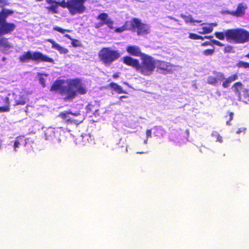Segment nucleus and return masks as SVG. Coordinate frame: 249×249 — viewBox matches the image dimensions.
Listing matches in <instances>:
<instances>
[{
  "mask_svg": "<svg viewBox=\"0 0 249 249\" xmlns=\"http://www.w3.org/2000/svg\"><path fill=\"white\" fill-rule=\"evenodd\" d=\"M51 90L58 91L69 99H73L78 94H84L87 91L85 85L78 79L56 81L52 85Z\"/></svg>",
  "mask_w": 249,
  "mask_h": 249,
  "instance_id": "f257e3e1",
  "label": "nucleus"
},
{
  "mask_svg": "<svg viewBox=\"0 0 249 249\" xmlns=\"http://www.w3.org/2000/svg\"><path fill=\"white\" fill-rule=\"evenodd\" d=\"M141 63L130 56H125L123 58V62L127 65L134 68L136 71L144 76L152 74L156 67L157 60L152 56L143 54L142 55Z\"/></svg>",
  "mask_w": 249,
  "mask_h": 249,
  "instance_id": "f03ea898",
  "label": "nucleus"
},
{
  "mask_svg": "<svg viewBox=\"0 0 249 249\" xmlns=\"http://www.w3.org/2000/svg\"><path fill=\"white\" fill-rule=\"evenodd\" d=\"M226 37L230 43H244L249 41V33L241 28L227 30Z\"/></svg>",
  "mask_w": 249,
  "mask_h": 249,
  "instance_id": "7ed1b4c3",
  "label": "nucleus"
},
{
  "mask_svg": "<svg viewBox=\"0 0 249 249\" xmlns=\"http://www.w3.org/2000/svg\"><path fill=\"white\" fill-rule=\"evenodd\" d=\"M86 0H64L61 2L60 6L67 8L72 15L82 13L85 10L84 4Z\"/></svg>",
  "mask_w": 249,
  "mask_h": 249,
  "instance_id": "20e7f679",
  "label": "nucleus"
},
{
  "mask_svg": "<svg viewBox=\"0 0 249 249\" xmlns=\"http://www.w3.org/2000/svg\"><path fill=\"white\" fill-rule=\"evenodd\" d=\"M13 13L10 10L3 9L0 12V35H6L13 31L15 25L6 22V18Z\"/></svg>",
  "mask_w": 249,
  "mask_h": 249,
  "instance_id": "39448f33",
  "label": "nucleus"
},
{
  "mask_svg": "<svg viewBox=\"0 0 249 249\" xmlns=\"http://www.w3.org/2000/svg\"><path fill=\"white\" fill-rule=\"evenodd\" d=\"M19 59L21 62H27L30 60L51 63L53 61L52 58H49L47 55H43L39 52H32L31 51L25 52L19 56Z\"/></svg>",
  "mask_w": 249,
  "mask_h": 249,
  "instance_id": "423d86ee",
  "label": "nucleus"
},
{
  "mask_svg": "<svg viewBox=\"0 0 249 249\" xmlns=\"http://www.w3.org/2000/svg\"><path fill=\"white\" fill-rule=\"evenodd\" d=\"M101 60L106 65H110L117 59L120 55L117 51L112 50L108 48L102 49L99 53Z\"/></svg>",
  "mask_w": 249,
  "mask_h": 249,
  "instance_id": "0eeeda50",
  "label": "nucleus"
},
{
  "mask_svg": "<svg viewBox=\"0 0 249 249\" xmlns=\"http://www.w3.org/2000/svg\"><path fill=\"white\" fill-rule=\"evenodd\" d=\"M61 128H48L45 131V139L50 141L54 143L61 142Z\"/></svg>",
  "mask_w": 249,
  "mask_h": 249,
  "instance_id": "6e6552de",
  "label": "nucleus"
},
{
  "mask_svg": "<svg viewBox=\"0 0 249 249\" xmlns=\"http://www.w3.org/2000/svg\"><path fill=\"white\" fill-rule=\"evenodd\" d=\"M132 30H137L138 35H144L149 33V26L147 24H142L138 19L131 21Z\"/></svg>",
  "mask_w": 249,
  "mask_h": 249,
  "instance_id": "1a4fd4ad",
  "label": "nucleus"
},
{
  "mask_svg": "<svg viewBox=\"0 0 249 249\" xmlns=\"http://www.w3.org/2000/svg\"><path fill=\"white\" fill-rule=\"evenodd\" d=\"M247 8V6L246 3H241L238 5L235 11H226L225 13L234 17H242L245 14V11Z\"/></svg>",
  "mask_w": 249,
  "mask_h": 249,
  "instance_id": "9d476101",
  "label": "nucleus"
},
{
  "mask_svg": "<svg viewBox=\"0 0 249 249\" xmlns=\"http://www.w3.org/2000/svg\"><path fill=\"white\" fill-rule=\"evenodd\" d=\"M97 19L102 21L101 23H99V26H103L104 24H106L109 28H113V22L110 18H108V16L107 14L105 13H101L98 16Z\"/></svg>",
  "mask_w": 249,
  "mask_h": 249,
  "instance_id": "9b49d317",
  "label": "nucleus"
},
{
  "mask_svg": "<svg viewBox=\"0 0 249 249\" xmlns=\"http://www.w3.org/2000/svg\"><path fill=\"white\" fill-rule=\"evenodd\" d=\"M232 89L237 95L239 100H241L242 92H246V88L243 84L241 82H237L233 85Z\"/></svg>",
  "mask_w": 249,
  "mask_h": 249,
  "instance_id": "f8f14e48",
  "label": "nucleus"
},
{
  "mask_svg": "<svg viewBox=\"0 0 249 249\" xmlns=\"http://www.w3.org/2000/svg\"><path fill=\"white\" fill-rule=\"evenodd\" d=\"M16 105H24L27 101V95L25 93H21L20 94H17L15 93L12 94Z\"/></svg>",
  "mask_w": 249,
  "mask_h": 249,
  "instance_id": "ddd939ff",
  "label": "nucleus"
},
{
  "mask_svg": "<svg viewBox=\"0 0 249 249\" xmlns=\"http://www.w3.org/2000/svg\"><path fill=\"white\" fill-rule=\"evenodd\" d=\"M47 2L49 4L46 8L48 11L52 13H57L58 6H60L61 2H57L55 0H46Z\"/></svg>",
  "mask_w": 249,
  "mask_h": 249,
  "instance_id": "4468645a",
  "label": "nucleus"
},
{
  "mask_svg": "<svg viewBox=\"0 0 249 249\" xmlns=\"http://www.w3.org/2000/svg\"><path fill=\"white\" fill-rule=\"evenodd\" d=\"M127 52L134 56H140L142 58V55L143 54L141 52L140 48L137 46H128L126 48Z\"/></svg>",
  "mask_w": 249,
  "mask_h": 249,
  "instance_id": "2eb2a0df",
  "label": "nucleus"
},
{
  "mask_svg": "<svg viewBox=\"0 0 249 249\" xmlns=\"http://www.w3.org/2000/svg\"><path fill=\"white\" fill-rule=\"evenodd\" d=\"M89 141H91V139L89 134H82L76 139L75 143L76 144L85 145L89 142Z\"/></svg>",
  "mask_w": 249,
  "mask_h": 249,
  "instance_id": "dca6fc26",
  "label": "nucleus"
},
{
  "mask_svg": "<svg viewBox=\"0 0 249 249\" xmlns=\"http://www.w3.org/2000/svg\"><path fill=\"white\" fill-rule=\"evenodd\" d=\"M48 42H50L52 46V48L58 51L61 54H66L68 53V50L66 48L62 47L59 44L55 42L52 39H49L47 40Z\"/></svg>",
  "mask_w": 249,
  "mask_h": 249,
  "instance_id": "f3484780",
  "label": "nucleus"
},
{
  "mask_svg": "<svg viewBox=\"0 0 249 249\" xmlns=\"http://www.w3.org/2000/svg\"><path fill=\"white\" fill-rule=\"evenodd\" d=\"M156 67L167 72H171L172 71V66L170 63L164 61L157 60Z\"/></svg>",
  "mask_w": 249,
  "mask_h": 249,
  "instance_id": "a211bd4d",
  "label": "nucleus"
},
{
  "mask_svg": "<svg viewBox=\"0 0 249 249\" xmlns=\"http://www.w3.org/2000/svg\"><path fill=\"white\" fill-rule=\"evenodd\" d=\"M181 17L184 19L185 22L186 23H190L193 25H195L196 23H200L202 22V20H196L191 15H184L181 14L180 15Z\"/></svg>",
  "mask_w": 249,
  "mask_h": 249,
  "instance_id": "6ab92c4d",
  "label": "nucleus"
},
{
  "mask_svg": "<svg viewBox=\"0 0 249 249\" xmlns=\"http://www.w3.org/2000/svg\"><path fill=\"white\" fill-rule=\"evenodd\" d=\"M12 48V46L9 43L5 38L0 37V49L2 51H6Z\"/></svg>",
  "mask_w": 249,
  "mask_h": 249,
  "instance_id": "aec40b11",
  "label": "nucleus"
},
{
  "mask_svg": "<svg viewBox=\"0 0 249 249\" xmlns=\"http://www.w3.org/2000/svg\"><path fill=\"white\" fill-rule=\"evenodd\" d=\"M22 144L24 145L26 144V142L24 139V137L20 136L17 137L13 145L15 151H17V148H19V146Z\"/></svg>",
  "mask_w": 249,
  "mask_h": 249,
  "instance_id": "412c9836",
  "label": "nucleus"
},
{
  "mask_svg": "<svg viewBox=\"0 0 249 249\" xmlns=\"http://www.w3.org/2000/svg\"><path fill=\"white\" fill-rule=\"evenodd\" d=\"M202 25H205L201 28L198 29V33L200 34H206L211 33L213 31L212 26L209 24L203 23Z\"/></svg>",
  "mask_w": 249,
  "mask_h": 249,
  "instance_id": "4be33fe9",
  "label": "nucleus"
},
{
  "mask_svg": "<svg viewBox=\"0 0 249 249\" xmlns=\"http://www.w3.org/2000/svg\"><path fill=\"white\" fill-rule=\"evenodd\" d=\"M129 29H132L131 21L126 22L124 26L120 28H116L115 29V32L117 33H121Z\"/></svg>",
  "mask_w": 249,
  "mask_h": 249,
  "instance_id": "5701e85b",
  "label": "nucleus"
},
{
  "mask_svg": "<svg viewBox=\"0 0 249 249\" xmlns=\"http://www.w3.org/2000/svg\"><path fill=\"white\" fill-rule=\"evenodd\" d=\"M72 114L74 116H76L80 115V114L79 113L73 114L71 112H62V113H60L59 115V116L67 121H73L72 120H71V119L69 117V114Z\"/></svg>",
  "mask_w": 249,
  "mask_h": 249,
  "instance_id": "b1692460",
  "label": "nucleus"
},
{
  "mask_svg": "<svg viewBox=\"0 0 249 249\" xmlns=\"http://www.w3.org/2000/svg\"><path fill=\"white\" fill-rule=\"evenodd\" d=\"M153 133L155 137L162 136L163 131L160 126H155L152 129Z\"/></svg>",
  "mask_w": 249,
  "mask_h": 249,
  "instance_id": "393cba45",
  "label": "nucleus"
},
{
  "mask_svg": "<svg viewBox=\"0 0 249 249\" xmlns=\"http://www.w3.org/2000/svg\"><path fill=\"white\" fill-rule=\"evenodd\" d=\"M4 102L7 105L0 107V112H6L9 110V105L10 104V102L9 97L7 96L5 97Z\"/></svg>",
  "mask_w": 249,
  "mask_h": 249,
  "instance_id": "a878e982",
  "label": "nucleus"
},
{
  "mask_svg": "<svg viewBox=\"0 0 249 249\" xmlns=\"http://www.w3.org/2000/svg\"><path fill=\"white\" fill-rule=\"evenodd\" d=\"M110 87L118 93H124L122 87L116 83H111L110 84Z\"/></svg>",
  "mask_w": 249,
  "mask_h": 249,
  "instance_id": "bb28decb",
  "label": "nucleus"
},
{
  "mask_svg": "<svg viewBox=\"0 0 249 249\" xmlns=\"http://www.w3.org/2000/svg\"><path fill=\"white\" fill-rule=\"evenodd\" d=\"M212 136L216 139V141L220 143L223 142L222 137L219 134V133L216 131H213L211 134Z\"/></svg>",
  "mask_w": 249,
  "mask_h": 249,
  "instance_id": "cd10ccee",
  "label": "nucleus"
},
{
  "mask_svg": "<svg viewBox=\"0 0 249 249\" xmlns=\"http://www.w3.org/2000/svg\"><path fill=\"white\" fill-rule=\"evenodd\" d=\"M217 84L221 82L225 79L224 75L221 73H216L214 74Z\"/></svg>",
  "mask_w": 249,
  "mask_h": 249,
  "instance_id": "c85d7f7f",
  "label": "nucleus"
},
{
  "mask_svg": "<svg viewBox=\"0 0 249 249\" xmlns=\"http://www.w3.org/2000/svg\"><path fill=\"white\" fill-rule=\"evenodd\" d=\"M207 82L209 84L214 86L217 84L214 74L213 75L209 76L207 79Z\"/></svg>",
  "mask_w": 249,
  "mask_h": 249,
  "instance_id": "c756f323",
  "label": "nucleus"
},
{
  "mask_svg": "<svg viewBox=\"0 0 249 249\" xmlns=\"http://www.w3.org/2000/svg\"><path fill=\"white\" fill-rule=\"evenodd\" d=\"M215 36L220 40H224L226 37V31L224 32H215Z\"/></svg>",
  "mask_w": 249,
  "mask_h": 249,
  "instance_id": "7c9ffc66",
  "label": "nucleus"
},
{
  "mask_svg": "<svg viewBox=\"0 0 249 249\" xmlns=\"http://www.w3.org/2000/svg\"><path fill=\"white\" fill-rule=\"evenodd\" d=\"M237 66L240 68H249V63L243 61L239 62Z\"/></svg>",
  "mask_w": 249,
  "mask_h": 249,
  "instance_id": "2f4dec72",
  "label": "nucleus"
},
{
  "mask_svg": "<svg viewBox=\"0 0 249 249\" xmlns=\"http://www.w3.org/2000/svg\"><path fill=\"white\" fill-rule=\"evenodd\" d=\"M189 38L193 39H202L203 40V37L198 36L196 34L190 33L189 34Z\"/></svg>",
  "mask_w": 249,
  "mask_h": 249,
  "instance_id": "473e14b6",
  "label": "nucleus"
},
{
  "mask_svg": "<svg viewBox=\"0 0 249 249\" xmlns=\"http://www.w3.org/2000/svg\"><path fill=\"white\" fill-rule=\"evenodd\" d=\"M224 80H225V81L223 82L222 86L224 88H227L228 87H229L230 86V85L231 82L230 79H229L228 78L227 79L225 78Z\"/></svg>",
  "mask_w": 249,
  "mask_h": 249,
  "instance_id": "72a5a7b5",
  "label": "nucleus"
},
{
  "mask_svg": "<svg viewBox=\"0 0 249 249\" xmlns=\"http://www.w3.org/2000/svg\"><path fill=\"white\" fill-rule=\"evenodd\" d=\"M53 29L56 31H58L62 34H64L65 32H69L70 31L68 30L63 29L60 27L55 26L53 27Z\"/></svg>",
  "mask_w": 249,
  "mask_h": 249,
  "instance_id": "f704fd0d",
  "label": "nucleus"
},
{
  "mask_svg": "<svg viewBox=\"0 0 249 249\" xmlns=\"http://www.w3.org/2000/svg\"><path fill=\"white\" fill-rule=\"evenodd\" d=\"M238 75L237 74H234L231 76L229 77L228 78L230 79L231 82H232L238 79Z\"/></svg>",
  "mask_w": 249,
  "mask_h": 249,
  "instance_id": "c9c22d12",
  "label": "nucleus"
},
{
  "mask_svg": "<svg viewBox=\"0 0 249 249\" xmlns=\"http://www.w3.org/2000/svg\"><path fill=\"white\" fill-rule=\"evenodd\" d=\"M213 52H214L213 50L207 49L203 52V53L205 55H212L213 53Z\"/></svg>",
  "mask_w": 249,
  "mask_h": 249,
  "instance_id": "e433bc0d",
  "label": "nucleus"
},
{
  "mask_svg": "<svg viewBox=\"0 0 249 249\" xmlns=\"http://www.w3.org/2000/svg\"><path fill=\"white\" fill-rule=\"evenodd\" d=\"M244 97L246 99H248L249 100V93L248 90L246 88V92H242V96Z\"/></svg>",
  "mask_w": 249,
  "mask_h": 249,
  "instance_id": "4c0bfd02",
  "label": "nucleus"
},
{
  "mask_svg": "<svg viewBox=\"0 0 249 249\" xmlns=\"http://www.w3.org/2000/svg\"><path fill=\"white\" fill-rule=\"evenodd\" d=\"M212 42L217 45V46H224V44H222V43H221L220 42H219V41H217L216 40H215V39H213V40H212Z\"/></svg>",
  "mask_w": 249,
  "mask_h": 249,
  "instance_id": "58836bf2",
  "label": "nucleus"
},
{
  "mask_svg": "<svg viewBox=\"0 0 249 249\" xmlns=\"http://www.w3.org/2000/svg\"><path fill=\"white\" fill-rule=\"evenodd\" d=\"M152 129H148L146 131V138L147 139L149 138H151L152 136Z\"/></svg>",
  "mask_w": 249,
  "mask_h": 249,
  "instance_id": "ea45409f",
  "label": "nucleus"
},
{
  "mask_svg": "<svg viewBox=\"0 0 249 249\" xmlns=\"http://www.w3.org/2000/svg\"><path fill=\"white\" fill-rule=\"evenodd\" d=\"M246 130V128L245 127L239 128L238 129V130L236 131V133L238 134L241 133V132H243L244 133H245Z\"/></svg>",
  "mask_w": 249,
  "mask_h": 249,
  "instance_id": "a19ab883",
  "label": "nucleus"
},
{
  "mask_svg": "<svg viewBox=\"0 0 249 249\" xmlns=\"http://www.w3.org/2000/svg\"><path fill=\"white\" fill-rule=\"evenodd\" d=\"M39 83L43 87H44L45 86V81L43 77L39 78Z\"/></svg>",
  "mask_w": 249,
  "mask_h": 249,
  "instance_id": "79ce46f5",
  "label": "nucleus"
},
{
  "mask_svg": "<svg viewBox=\"0 0 249 249\" xmlns=\"http://www.w3.org/2000/svg\"><path fill=\"white\" fill-rule=\"evenodd\" d=\"M72 45L73 46H77L79 45V41L77 40L73 39L72 40Z\"/></svg>",
  "mask_w": 249,
  "mask_h": 249,
  "instance_id": "37998d69",
  "label": "nucleus"
},
{
  "mask_svg": "<svg viewBox=\"0 0 249 249\" xmlns=\"http://www.w3.org/2000/svg\"><path fill=\"white\" fill-rule=\"evenodd\" d=\"M233 113L230 112V120L227 122V124L230 125V122L233 119Z\"/></svg>",
  "mask_w": 249,
  "mask_h": 249,
  "instance_id": "c03bdc74",
  "label": "nucleus"
},
{
  "mask_svg": "<svg viewBox=\"0 0 249 249\" xmlns=\"http://www.w3.org/2000/svg\"><path fill=\"white\" fill-rule=\"evenodd\" d=\"M7 4L6 1L5 0H0V7H2Z\"/></svg>",
  "mask_w": 249,
  "mask_h": 249,
  "instance_id": "a18cd8bd",
  "label": "nucleus"
},
{
  "mask_svg": "<svg viewBox=\"0 0 249 249\" xmlns=\"http://www.w3.org/2000/svg\"><path fill=\"white\" fill-rule=\"evenodd\" d=\"M83 120V118L82 117L81 119L80 120H74L73 121H74V123H75L76 124H80L81 122H82Z\"/></svg>",
  "mask_w": 249,
  "mask_h": 249,
  "instance_id": "49530a36",
  "label": "nucleus"
},
{
  "mask_svg": "<svg viewBox=\"0 0 249 249\" xmlns=\"http://www.w3.org/2000/svg\"><path fill=\"white\" fill-rule=\"evenodd\" d=\"M211 44V43L210 42L206 41L205 42L203 43L201 45H202V46H205L210 45Z\"/></svg>",
  "mask_w": 249,
  "mask_h": 249,
  "instance_id": "de8ad7c7",
  "label": "nucleus"
},
{
  "mask_svg": "<svg viewBox=\"0 0 249 249\" xmlns=\"http://www.w3.org/2000/svg\"><path fill=\"white\" fill-rule=\"evenodd\" d=\"M93 107V106L91 105H89L88 106H87V109L88 110H92V107Z\"/></svg>",
  "mask_w": 249,
  "mask_h": 249,
  "instance_id": "09e8293b",
  "label": "nucleus"
},
{
  "mask_svg": "<svg viewBox=\"0 0 249 249\" xmlns=\"http://www.w3.org/2000/svg\"><path fill=\"white\" fill-rule=\"evenodd\" d=\"M209 24V25L212 26L213 28V27H215L217 26V24L215 23H212Z\"/></svg>",
  "mask_w": 249,
  "mask_h": 249,
  "instance_id": "8fccbe9b",
  "label": "nucleus"
},
{
  "mask_svg": "<svg viewBox=\"0 0 249 249\" xmlns=\"http://www.w3.org/2000/svg\"><path fill=\"white\" fill-rule=\"evenodd\" d=\"M213 37L212 36H205L204 37H203V39L204 38H207V39H211Z\"/></svg>",
  "mask_w": 249,
  "mask_h": 249,
  "instance_id": "3c124183",
  "label": "nucleus"
},
{
  "mask_svg": "<svg viewBox=\"0 0 249 249\" xmlns=\"http://www.w3.org/2000/svg\"><path fill=\"white\" fill-rule=\"evenodd\" d=\"M65 36H66V37H67L68 39H70L71 40H72V39L71 38V37L70 36V35H68V34H66L65 35Z\"/></svg>",
  "mask_w": 249,
  "mask_h": 249,
  "instance_id": "603ef678",
  "label": "nucleus"
},
{
  "mask_svg": "<svg viewBox=\"0 0 249 249\" xmlns=\"http://www.w3.org/2000/svg\"><path fill=\"white\" fill-rule=\"evenodd\" d=\"M127 98V96H120V99L121 100H122V99L123 98Z\"/></svg>",
  "mask_w": 249,
  "mask_h": 249,
  "instance_id": "864d4df0",
  "label": "nucleus"
},
{
  "mask_svg": "<svg viewBox=\"0 0 249 249\" xmlns=\"http://www.w3.org/2000/svg\"><path fill=\"white\" fill-rule=\"evenodd\" d=\"M113 77L115 78H116V77H118V74H115L113 75Z\"/></svg>",
  "mask_w": 249,
  "mask_h": 249,
  "instance_id": "5fc2aeb1",
  "label": "nucleus"
},
{
  "mask_svg": "<svg viewBox=\"0 0 249 249\" xmlns=\"http://www.w3.org/2000/svg\"><path fill=\"white\" fill-rule=\"evenodd\" d=\"M147 140H145V141H144V143L145 144H146V143H147Z\"/></svg>",
  "mask_w": 249,
  "mask_h": 249,
  "instance_id": "6e6d98bb",
  "label": "nucleus"
},
{
  "mask_svg": "<svg viewBox=\"0 0 249 249\" xmlns=\"http://www.w3.org/2000/svg\"><path fill=\"white\" fill-rule=\"evenodd\" d=\"M36 1H42V0H36Z\"/></svg>",
  "mask_w": 249,
  "mask_h": 249,
  "instance_id": "4d7b16f0",
  "label": "nucleus"
},
{
  "mask_svg": "<svg viewBox=\"0 0 249 249\" xmlns=\"http://www.w3.org/2000/svg\"><path fill=\"white\" fill-rule=\"evenodd\" d=\"M247 57H249V53L247 55Z\"/></svg>",
  "mask_w": 249,
  "mask_h": 249,
  "instance_id": "13d9d810",
  "label": "nucleus"
},
{
  "mask_svg": "<svg viewBox=\"0 0 249 249\" xmlns=\"http://www.w3.org/2000/svg\"><path fill=\"white\" fill-rule=\"evenodd\" d=\"M139 153H143V152H137V154H139Z\"/></svg>",
  "mask_w": 249,
  "mask_h": 249,
  "instance_id": "bf43d9fd",
  "label": "nucleus"
},
{
  "mask_svg": "<svg viewBox=\"0 0 249 249\" xmlns=\"http://www.w3.org/2000/svg\"><path fill=\"white\" fill-rule=\"evenodd\" d=\"M175 21H177L176 19L173 18Z\"/></svg>",
  "mask_w": 249,
  "mask_h": 249,
  "instance_id": "052dcab7",
  "label": "nucleus"
}]
</instances>
